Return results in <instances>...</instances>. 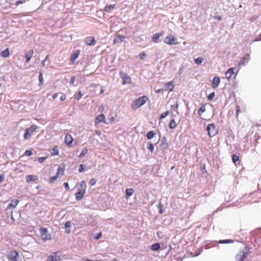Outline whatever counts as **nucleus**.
<instances>
[{
    "label": "nucleus",
    "instance_id": "1",
    "mask_svg": "<svg viewBox=\"0 0 261 261\" xmlns=\"http://www.w3.org/2000/svg\"><path fill=\"white\" fill-rule=\"evenodd\" d=\"M149 100L148 97L146 96H142L137 99H135L131 105V108L133 110H136L139 109L144 104H145L147 101Z\"/></svg>",
    "mask_w": 261,
    "mask_h": 261
},
{
    "label": "nucleus",
    "instance_id": "2",
    "mask_svg": "<svg viewBox=\"0 0 261 261\" xmlns=\"http://www.w3.org/2000/svg\"><path fill=\"white\" fill-rule=\"evenodd\" d=\"M249 252V249L245 247L244 249L240 250L235 256L236 261H244L247 257Z\"/></svg>",
    "mask_w": 261,
    "mask_h": 261
},
{
    "label": "nucleus",
    "instance_id": "3",
    "mask_svg": "<svg viewBox=\"0 0 261 261\" xmlns=\"http://www.w3.org/2000/svg\"><path fill=\"white\" fill-rule=\"evenodd\" d=\"M37 128L38 127L36 124H32L30 127L25 128L23 135L24 139H29L31 137V135L36 131Z\"/></svg>",
    "mask_w": 261,
    "mask_h": 261
},
{
    "label": "nucleus",
    "instance_id": "4",
    "mask_svg": "<svg viewBox=\"0 0 261 261\" xmlns=\"http://www.w3.org/2000/svg\"><path fill=\"white\" fill-rule=\"evenodd\" d=\"M164 42L170 45L178 44L177 38L173 35H170L166 37L164 39Z\"/></svg>",
    "mask_w": 261,
    "mask_h": 261
},
{
    "label": "nucleus",
    "instance_id": "5",
    "mask_svg": "<svg viewBox=\"0 0 261 261\" xmlns=\"http://www.w3.org/2000/svg\"><path fill=\"white\" fill-rule=\"evenodd\" d=\"M206 130L208 136L210 137H212L217 135L218 130L217 129L215 124H208L207 126Z\"/></svg>",
    "mask_w": 261,
    "mask_h": 261
},
{
    "label": "nucleus",
    "instance_id": "6",
    "mask_svg": "<svg viewBox=\"0 0 261 261\" xmlns=\"http://www.w3.org/2000/svg\"><path fill=\"white\" fill-rule=\"evenodd\" d=\"M40 235L44 241L49 240L51 239V236L48 233L46 228H41L40 229Z\"/></svg>",
    "mask_w": 261,
    "mask_h": 261
},
{
    "label": "nucleus",
    "instance_id": "7",
    "mask_svg": "<svg viewBox=\"0 0 261 261\" xmlns=\"http://www.w3.org/2000/svg\"><path fill=\"white\" fill-rule=\"evenodd\" d=\"M119 75L122 80V84L123 85L129 84L131 83V78L126 73L122 71H120Z\"/></svg>",
    "mask_w": 261,
    "mask_h": 261
},
{
    "label": "nucleus",
    "instance_id": "8",
    "mask_svg": "<svg viewBox=\"0 0 261 261\" xmlns=\"http://www.w3.org/2000/svg\"><path fill=\"white\" fill-rule=\"evenodd\" d=\"M85 43L89 46L94 45L96 41L95 39V38L92 36L88 37L85 39Z\"/></svg>",
    "mask_w": 261,
    "mask_h": 261
},
{
    "label": "nucleus",
    "instance_id": "9",
    "mask_svg": "<svg viewBox=\"0 0 261 261\" xmlns=\"http://www.w3.org/2000/svg\"><path fill=\"white\" fill-rule=\"evenodd\" d=\"M19 257L18 252L16 250L11 251L10 252L9 257L12 261H18L17 258Z\"/></svg>",
    "mask_w": 261,
    "mask_h": 261
},
{
    "label": "nucleus",
    "instance_id": "10",
    "mask_svg": "<svg viewBox=\"0 0 261 261\" xmlns=\"http://www.w3.org/2000/svg\"><path fill=\"white\" fill-rule=\"evenodd\" d=\"M57 252H54L51 255L48 256L47 261H60L61 258L57 255Z\"/></svg>",
    "mask_w": 261,
    "mask_h": 261
},
{
    "label": "nucleus",
    "instance_id": "11",
    "mask_svg": "<svg viewBox=\"0 0 261 261\" xmlns=\"http://www.w3.org/2000/svg\"><path fill=\"white\" fill-rule=\"evenodd\" d=\"M125 39V37L124 36H122L119 34L116 35L114 37V39L113 40V43L117 44V43H121Z\"/></svg>",
    "mask_w": 261,
    "mask_h": 261
},
{
    "label": "nucleus",
    "instance_id": "12",
    "mask_svg": "<svg viewBox=\"0 0 261 261\" xmlns=\"http://www.w3.org/2000/svg\"><path fill=\"white\" fill-rule=\"evenodd\" d=\"M166 91H167L168 93L172 92L173 90L174 86L173 81L169 82L165 84Z\"/></svg>",
    "mask_w": 261,
    "mask_h": 261
},
{
    "label": "nucleus",
    "instance_id": "13",
    "mask_svg": "<svg viewBox=\"0 0 261 261\" xmlns=\"http://www.w3.org/2000/svg\"><path fill=\"white\" fill-rule=\"evenodd\" d=\"M80 54V50H76L74 53H72L71 54L70 58V61L73 63L78 58Z\"/></svg>",
    "mask_w": 261,
    "mask_h": 261
},
{
    "label": "nucleus",
    "instance_id": "14",
    "mask_svg": "<svg viewBox=\"0 0 261 261\" xmlns=\"http://www.w3.org/2000/svg\"><path fill=\"white\" fill-rule=\"evenodd\" d=\"M105 119H106V118H105V115L102 114H100L96 117L95 121V123L96 124H98V123H99L100 122H102L106 123Z\"/></svg>",
    "mask_w": 261,
    "mask_h": 261
},
{
    "label": "nucleus",
    "instance_id": "15",
    "mask_svg": "<svg viewBox=\"0 0 261 261\" xmlns=\"http://www.w3.org/2000/svg\"><path fill=\"white\" fill-rule=\"evenodd\" d=\"M220 83V79L218 76H215L212 81V87L213 88H216L218 87Z\"/></svg>",
    "mask_w": 261,
    "mask_h": 261
},
{
    "label": "nucleus",
    "instance_id": "16",
    "mask_svg": "<svg viewBox=\"0 0 261 261\" xmlns=\"http://www.w3.org/2000/svg\"><path fill=\"white\" fill-rule=\"evenodd\" d=\"M19 201L17 199H13L11 200V203L8 205L7 210L14 208L16 207Z\"/></svg>",
    "mask_w": 261,
    "mask_h": 261
},
{
    "label": "nucleus",
    "instance_id": "17",
    "mask_svg": "<svg viewBox=\"0 0 261 261\" xmlns=\"http://www.w3.org/2000/svg\"><path fill=\"white\" fill-rule=\"evenodd\" d=\"M86 187L87 186L86 182L84 180H83L80 183L79 186L78 187L77 191L85 193Z\"/></svg>",
    "mask_w": 261,
    "mask_h": 261
},
{
    "label": "nucleus",
    "instance_id": "18",
    "mask_svg": "<svg viewBox=\"0 0 261 261\" xmlns=\"http://www.w3.org/2000/svg\"><path fill=\"white\" fill-rule=\"evenodd\" d=\"M73 139L71 135L67 134L65 137V143L67 145H70L73 142Z\"/></svg>",
    "mask_w": 261,
    "mask_h": 261
},
{
    "label": "nucleus",
    "instance_id": "19",
    "mask_svg": "<svg viewBox=\"0 0 261 261\" xmlns=\"http://www.w3.org/2000/svg\"><path fill=\"white\" fill-rule=\"evenodd\" d=\"M250 60V56L249 55H246L244 56L241 60L240 63H239V65H244L246 63L248 62Z\"/></svg>",
    "mask_w": 261,
    "mask_h": 261
},
{
    "label": "nucleus",
    "instance_id": "20",
    "mask_svg": "<svg viewBox=\"0 0 261 261\" xmlns=\"http://www.w3.org/2000/svg\"><path fill=\"white\" fill-rule=\"evenodd\" d=\"M34 55L33 49L29 50L25 54L26 62L29 63Z\"/></svg>",
    "mask_w": 261,
    "mask_h": 261
},
{
    "label": "nucleus",
    "instance_id": "21",
    "mask_svg": "<svg viewBox=\"0 0 261 261\" xmlns=\"http://www.w3.org/2000/svg\"><path fill=\"white\" fill-rule=\"evenodd\" d=\"M116 5L115 4L113 5H109V6H106L103 11L106 12H111L112 10H114L115 8Z\"/></svg>",
    "mask_w": 261,
    "mask_h": 261
},
{
    "label": "nucleus",
    "instance_id": "22",
    "mask_svg": "<svg viewBox=\"0 0 261 261\" xmlns=\"http://www.w3.org/2000/svg\"><path fill=\"white\" fill-rule=\"evenodd\" d=\"M134 192V190L132 188L126 189L125 190V198L128 199L130 196H131Z\"/></svg>",
    "mask_w": 261,
    "mask_h": 261
},
{
    "label": "nucleus",
    "instance_id": "23",
    "mask_svg": "<svg viewBox=\"0 0 261 261\" xmlns=\"http://www.w3.org/2000/svg\"><path fill=\"white\" fill-rule=\"evenodd\" d=\"M233 69V68H230L225 72V75L227 79L230 80L232 75L234 74Z\"/></svg>",
    "mask_w": 261,
    "mask_h": 261
},
{
    "label": "nucleus",
    "instance_id": "24",
    "mask_svg": "<svg viewBox=\"0 0 261 261\" xmlns=\"http://www.w3.org/2000/svg\"><path fill=\"white\" fill-rule=\"evenodd\" d=\"M27 181L29 182L30 181H34L38 179V177L34 175H29L26 177Z\"/></svg>",
    "mask_w": 261,
    "mask_h": 261
},
{
    "label": "nucleus",
    "instance_id": "25",
    "mask_svg": "<svg viewBox=\"0 0 261 261\" xmlns=\"http://www.w3.org/2000/svg\"><path fill=\"white\" fill-rule=\"evenodd\" d=\"M10 49L9 48H7L6 49L3 50L1 53V56L3 58H7L10 55Z\"/></svg>",
    "mask_w": 261,
    "mask_h": 261
},
{
    "label": "nucleus",
    "instance_id": "26",
    "mask_svg": "<svg viewBox=\"0 0 261 261\" xmlns=\"http://www.w3.org/2000/svg\"><path fill=\"white\" fill-rule=\"evenodd\" d=\"M162 34L163 33L162 32L156 33L155 34H154L152 37V41L154 42V43L158 42L159 38L162 35Z\"/></svg>",
    "mask_w": 261,
    "mask_h": 261
},
{
    "label": "nucleus",
    "instance_id": "27",
    "mask_svg": "<svg viewBox=\"0 0 261 261\" xmlns=\"http://www.w3.org/2000/svg\"><path fill=\"white\" fill-rule=\"evenodd\" d=\"M85 193L84 192L77 191L75 194L76 199L78 201L82 199Z\"/></svg>",
    "mask_w": 261,
    "mask_h": 261
},
{
    "label": "nucleus",
    "instance_id": "28",
    "mask_svg": "<svg viewBox=\"0 0 261 261\" xmlns=\"http://www.w3.org/2000/svg\"><path fill=\"white\" fill-rule=\"evenodd\" d=\"M160 244L158 243H156L152 245L151 248L153 251H157L160 249Z\"/></svg>",
    "mask_w": 261,
    "mask_h": 261
},
{
    "label": "nucleus",
    "instance_id": "29",
    "mask_svg": "<svg viewBox=\"0 0 261 261\" xmlns=\"http://www.w3.org/2000/svg\"><path fill=\"white\" fill-rule=\"evenodd\" d=\"M155 133L154 131L150 130L148 132L147 134V138L148 139H151L153 138L155 135Z\"/></svg>",
    "mask_w": 261,
    "mask_h": 261
},
{
    "label": "nucleus",
    "instance_id": "30",
    "mask_svg": "<svg viewBox=\"0 0 261 261\" xmlns=\"http://www.w3.org/2000/svg\"><path fill=\"white\" fill-rule=\"evenodd\" d=\"M176 126V123L174 119L171 120L169 122V127L171 128H174Z\"/></svg>",
    "mask_w": 261,
    "mask_h": 261
},
{
    "label": "nucleus",
    "instance_id": "31",
    "mask_svg": "<svg viewBox=\"0 0 261 261\" xmlns=\"http://www.w3.org/2000/svg\"><path fill=\"white\" fill-rule=\"evenodd\" d=\"M161 146H163L164 149H166L168 147V144L165 140V138H164L161 142Z\"/></svg>",
    "mask_w": 261,
    "mask_h": 261
},
{
    "label": "nucleus",
    "instance_id": "32",
    "mask_svg": "<svg viewBox=\"0 0 261 261\" xmlns=\"http://www.w3.org/2000/svg\"><path fill=\"white\" fill-rule=\"evenodd\" d=\"M205 111V105L203 104L198 111L199 115L200 116L202 113Z\"/></svg>",
    "mask_w": 261,
    "mask_h": 261
},
{
    "label": "nucleus",
    "instance_id": "33",
    "mask_svg": "<svg viewBox=\"0 0 261 261\" xmlns=\"http://www.w3.org/2000/svg\"><path fill=\"white\" fill-rule=\"evenodd\" d=\"M59 153V150L57 146H55L53 149V152L51 153V155H58Z\"/></svg>",
    "mask_w": 261,
    "mask_h": 261
},
{
    "label": "nucleus",
    "instance_id": "34",
    "mask_svg": "<svg viewBox=\"0 0 261 261\" xmlns=\"http://www.w3.org/2000/svg\"><path fill=\"white\" fill-rule=\"evenodd\" d=\"M64 170L63 169H62V168L61 167H59L58 168V171H57V175L58 176H59V175H64Z\"/></svg>",
    "mask_w": 261,
    "mask_h": 261
},
{
    "label": "nucleus",
    "instance_id": "35",
    "mask_svg": "<svg viewBox=\"0 0 261 261\" xmlns=\"http://www.w3.org/2000/svg\"><path fill=\"white\" fill-rule=\"evenodd\" d=\"M232 162L234 163V164H236L237 162L238 161H239V156L236 155V154H233L232 155Z\"/></svg>",
    "mask_w": 261,
    "mask_h": 261
},
{
    "label": "nucleus",
    "instance_id": "36",
    "mask_svg": "<svg viewBox=\"0 0 261 261\" xmlns=\"http://www.w3.org/2000/svg\"><path fill=\"white\" fill-rule=\"evenodd\" d=\"M203 61V59L201 58H197L194 59V62L196 64H200Z\"/></svg>",
    "mask_w": 261,
    "mask_h": 261
},
{
    "label": "nucleus",
    "instance_id": "37",
    "mask_svg": "<svg viewBox=\"0 0 261 261\" xmlns=\"http://www.w3.org/2000/svg\"><path fill=\"white\" fill-rule=\"evenodd\" d=\"M233 241L231 240H220L219 241V243L224 244V243H233Z\"/></svg>",
    "mask_w": 261,
    "mask_h": 261
},
{
    "label": "nucleus",
    "instance_id": "38",
    "mask_svg": "<svg viewBox=\"0 0 261 261\" xmlns=\"http://www.w3.org/2000/svg\"><path fill=\"white\" fill-rule=\"evenodd\" d=\"M147 148L151 152H153V150H154V146H153V144L151 142H149V143H148Z\"/></svg>",
    "mask_w": 261,
    "mask_h": 261
},
{
    "label": "nucleus",
    "instance_id": "39",
    "mask_svg": "<svg viewBox=\"0 0 261 261\" xmlns=\"http://www.w3.org/2000/svg\"><path fill=\"white\" fill-rule=\"evenodd\" d=\"M39 85H41L43 84V77L42 75V73L41 72L39 73Z\"/></svg>",
    "mask_w": 261,
    "mask_h": 261
},
{
    "label": "nucleus",
    "instance_id": "40",
    "mask_svg": "<svg viewBox=\"0 0 261 261\" xmlns=\"http://www.w3.org/2000/svg\"><path fill=\"white\" fill-rule=\"evenodd\" d=\"M169 114V112L168 111H166V112H165L164 113H163L161 115H160V119H162L165 117H166Z\"/></svg>",
    "mask_w": 261,
    "mask_h": 261
},
{
    "label": "nucleus",
    "instance_id": "41",
    "mask_svg": "<svg viewBox=\"0 0 261 261\" xmlns=\"http://www.w3.org/2000/svg\"><path fill=\"white\" fill-rule=\"evenodd\" d=\"M158 207L159 208L160 214H163L164 210H163V207L162 203H160L158 204Z\"/></svg>",
    "mask_w": 261,
    "mask_h": 261
},
{
    "label": "nucleus",
    "instance_id": "42",
    "mask_svg": "<svg viewBox=\"0 0 261 261\" xmlns=\"http://www.w3.org/2000/svg\"><path fill=\"white\" fill-rule=\"evenodd\" d=\"M101 237H102L101 232H99L98 233H96L95 236H94L93 238L95 240H98V239L101 238Z\"/></svg>",
    "mask_w": 261,
    "mask_h": 261
},
{
    "label": "nucleus",
    "instance_id": "43",
    "mask_svg": "<svg viewBox=\"0 0 261 261\" xmlns=\"http://www.w3.org/2000/svg\"><path fill=\"white\" fill-rule=\"evenodd\" d=\"M88 150L87 148H85L83 150L82 152L80 154L79 157L82 158L86 153H87Z\"/></svg>",
    "mask_w": 261,
    "mask_h": 261
},
{
    "label": "nucleus",
    "instance_id": "44",
    "mask_svg": "<svg viewBox=\"0 0 261 261\" xmlns=\"http://www.w3.org/2000/svg\"><path fill=\"white\" fill-rule=\"evenodd\" d=\"M58 177V176L57 175L51 177L49 178L50 182V183H53L57 179Z\"/></svg>",
    "mask_w": 261,
    "mask_h": 261
},
{
    "label": "nucleus",
    "instance_id": "45",
    "mask_svg": "<svg viewBox=\"0 0 261 261\" xmlns=\"http://www.w3.org/2000/svg\"><path fill=\"white\" fill-rule=\"evenodd\" d=\"M96 179H95L94 178L91 179L89 181V184L92 186H94L96 184Z\"/></svg>",
    "mask_w": 261,
    "mask_h": 261
},
{
    "label": "nucleus",
    "instance_id": "46",
    "mask_svg": "<svg viewBox=\"0 0 261 261\" xmlns=\"http://www.w3.org/2000/svg\"><path fill=\"white\" fill-rule=\"evenodd\" d=\"M214 96H215V93L212 92V93L208 95L207 98L209 100H212L213 99Z\"/></svg>",
    "mask_w": 261,
    "mask_h": 261
},
{
    "label": "nucleus",
    "instance_id": "47",
    "mask_svg": "<svg viewBox=\"0 0 261 261\" xmlns=\"http://www.w3.org/2000/svg\"><path fill=\"white\" fill-rule=\"evenodd\" d=\"M139 57H140L141 59H143L145 57H146V55L144 53H141L139 54Z\"/></svg>",
    "mask_w": 261,
    "mask_h": 261
},
{
    "label": "nucleus",
    "instance_id": "48",
    "mask_svg": "<svg viewBox=\"0 0 261 261\" xmlns=\"http://www.w3.org/2000/svg\"><path fill=\"white\" fill-rule=\"evenodd\" d=\"M25 154L27 156H30L32 154V152L30 150H27L25 151Z\"/></svg>",
    "mask_w": 261,
    "mask_h": 261
},
{
    "label": "nucleus",
    "instance_id": "49",
    "mask_svg": "<svg viewBox=\"0 0 261 261\" xmlns=\"http://www.w3.org/2000/svg\"><path fill=\"white\" fill-rule=\"evenodd\" d=\"M85 170V168H84V166L83 165H80V167H79V172H82L84 171Z\"/></svg>",
    "mask_w": 261,
    "mask_h": 261
},
{
    "label": "nucleus",
    "instance_id": "50",
    "mask_svg": "<svg viewBox=\"0 0 261 261\" xmlns=\"http://www.w3.org/2000/svg\"><path fill=\"white\" fill-rule=\"evenodd\" d=\"M46 158V157H40L38 158V160L40 163H42Z\"/></svg>",
    "mask_w": 261,
    "mask_h": 261
},
{
    "label": "nucleus",
    "instance_id": "51",
    "mask_svg": "<svg viewBox=\"0 0 261 261\" xmlns=\"http://www.w3.org/2000/svg\"><path fill=\"white\" fill-rule=\"evenodd\" d=\"M64 186L65 188H66V190L67 191L69 190L70 188H69V185L67 182H64Z\"/></svg>",
    "mask_w": 261,
    "mask_h": 261
},
{
    "label": "nucleus",
    "instance_id": "52",
    "mask_svg": "<svg viewBox=\"0 0 261 261\" xmlns=\"http://www.w3.org/2000/svg\"><path fill=\"white\" fill-rule=\"evenodd\" d=\"M65 228H70L71 227V223L70 222L67 221L65 224Z\"/></svg>",
    "mask_w": 261,
    "mask_h": 261
},
{
    "label": "nucleus",
    "instance_id": "53",
    "mask_svg": "<svg viewBox=\"0 0 261 261\" xmlns=\"http://www.w3.org/2000/svg\"><path fill=\"white\" fill-rule=\"evenodd\" d=\"M240 107L239 106H236V113H237V117H238V115L239 114V113L240 112Z\"/></svg>",
    "mask_w": 261,
    "mask_h": 261
},
{
    "label": "nucleus",
    "instance_id": "54",
    "mask_svg": "<svg viewBox=\"0 0 261 261\" xmlns=\"http://www.w3.org/2000/svg\"><path fill=\"white\" fill-rule=\"evenodd\" d=\"M66 95H65V94H63L62 95V96L60 97V100H61V101H64V100H65L66 99Z\"/></svg>",
    "mask_w": 261,
    "mask_h": 261
},
{
    "label": "nucleus",
    "instance_id": "55",
    "mask_svg": "<svg viewBox=\"0 0 261 261\" xmlns=\"http://www.w3.org/2000/svg\"><path fill=\"white\" fill-rule=\"evenodd\" d=\"M184 71V68L183 67H181L179 69V71H178V73H179V74H181Z\"/></svg>",
    "mask_w": 261,
    "mask_h": 261
},
{
    "label": "nucleus",
    "instance_id": "56",
    "mask_svg": "<svg viewBox=\"0 0 261 261\" xmlns=\"http://www.w3.org/2000/svg\"><path fill=\"white\" fill-rule=\"evenodd\" d=\"M75 77L74 76H72L71 78L70 83L73 84L74 83V81H75Z\"/></svg>",
    "mask_w": 261,
    "mask_h": 261
},
{
    "label": "nucleus",
    "instance_id": "57",
    "mask_svg": "<svg viewBox=\"0 0 261 261\" xmlns=\"http://www.w3.org/2000/svg\"><path fill=\"white\" fill-rule=\"evenodd\" d=\"M82 95H82V94L81 92V91H79V95H78V97H77V99L78 100H79V99L82 97Z\"/></svg>",
    "mask_w": 261,
    "mask_h": 261
},
{
    "label": "nucleus",
    "instance_id": "58",
    "mask_svg": "<svg viewBox=\"0 0 261 261\" xmlns=\"http://www.w3.org/2000/svg\"><path fill=\"white\" fill-rule=\"evenodd\" d=\"M4 179V175L3 174H1L0 175V184Z\"/></svg>",
    "mask_w": 261,
    "mask_h": 261
},
{
    "label": "nucleus",
    "instance_id": "59",
    "mask_svg": "<svg viewBox=\"0 0 261 261\" xmlns=\"http://www.w3.org/2000/svg\"><path fill=\"white\" fill-rule=\"evenodd\" d=\"M214 18L217 19V20H218L219 21L221 20V19H222V17H221V16H215Z\"/></svg>",
    "mask_w": 261,
    "mask_h": 261
},
{
    "label": "nucleus",
    "instance_id": "60",
    "mask_svg": "<svg viewBox=\"0 0 261 261\" xmlns=\"http://www.w3.org/2000/svg\"><path fill=\"white\" fill-rule=\"evenodd\" d=\"M23 3V2L22 1H17L16 3V5H18L20 4H22Z\"/></svg>",
    "mask_w": 261,
    "mask_h": 261
},
{
    "label": "nucleus",
    "instance_id": "61",
    "mask_svg": "<svg viewBox=\"0 0 261 261\" xmlns=\"http://www.w3.org/2000/svg\"><path fill=\"white\" fill-rule=\"evenodd\" d=\"M163 90H164L163 89H159L156 90V93H160V92L163 91Z\"/></svg>",
    "mask_w": 261,
    "mask_h": 261
},
{
    "label": "nucleus",
    "instance_id": "62",
    "mask_svg": "<svg viewBox=\"0 0 261 261\" xmlns=\"http://www.w3.org/2000/svg\"><path fill=\"white\" fill-rule=\"evenodd\" d=\"M95 133L97 135L99 136L101 134V132H100V130H96Z\"/></svg>",
    "mask_w": 261,
    "mask_h": 261
},
{
    "label": "nucleus",
    "instance_id": "63",
    "mask_svg": "<svg viewBox=\"0 0 261 261\" xmlns=\"http://www.w3.org/2000/svg\"><path fill=\"white\" fill-rule=\"evenodd\" d=\"M58 96V93H55L53 95V99H55Z\"/></svg>",
    "mask_w": 261,
    "mask_h": 261
},
{
    "label": "nucleus",
    "instance_id": "64",
    "mask_svg": "<svg viewBox=\"0 0 261 261\" xmlns=\"http://www.w3.org/2000/svg\"><path fill=\"white\" fill-rule=\"evenodd\" d=\"M112 261H119V260L117 258H114L113 259Z\"/></svg>",
    "mask_w": 261,
    "mask_h": 261
}]
</instances>
